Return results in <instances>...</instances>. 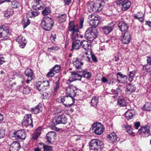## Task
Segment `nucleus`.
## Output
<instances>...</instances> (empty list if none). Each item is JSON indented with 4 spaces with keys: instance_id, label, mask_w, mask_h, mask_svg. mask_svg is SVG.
<instances>
[{
    "instance_id": "1",
    "label": "nucleus",
    "mask_w": 151,
    "mask_h": 151,
    "mask_svg": "<svg viewBox=\"0 0 151 151\" xmlns=\"http://www.w3.org/2000/svg\"><path fill=\"white\" fill-rule=\"evenodd\" d=\"M104 5V1L96 0L88 4V9L90 12L92 11L94 12L98 13L101 11Z\"/></svg>"
},
{
    "instance_id": "2",
    "label": "nucleus",
    "mask_w": 151,
    "mask_h": 151,
    "mask_svg": "<svg viewBox=\"0 0 151 151\" xmlns=\"http://www.w3.org/2000/svg\"><path fill=\"white\" fill-rule=\"evenodd\" d=\"M53 20L50 17H45L43 18L41 25L44 30L49 31L51 30L54 25Z\"/></svg>"
},
{
    "instance_id": "3",
    "label": "nucleus",
    "mask_w": 151,
    "mask_h": 151,
    "mask_svg": "<svg viewBox=\"0 0 151 151\" xmlns=\"http://www.w3.org/2000/svg\"><path fill=\"white\" fill-rule=\"evenodd\" d=\"M98 35L97 30L95 27H90L86 31L85 37L90 41H92L96 38Z\"/></svg>"
},
{
    "instance_id": "4",
    "label": "nucleus",
    "mask_w": 151,
    "mask_h": 151,
    "mask_svg": "<svg viewBox=\"0 0 151 151\" xmlns=\"http://www.w3.org/2000/svg\"><path fill=\"white\" fill-rule=\"evenodd\" d=\"M83 22L84 19L82 18L80 20L79 24H76V25H74V22L73 21L70 22L69 23L68 29L70 32H72V35H73L75 32H78L79 29L82 28Z\"/></svg>"
},
{
    "instance_id": "5",
    "label": "nucleus",
    "mask_w": 151,
    "mask_h": 151,
    "mask_svg": "<svg viewBox=\"0 0 151 151\" xmlns=\"http://www.w3.org/2000/svg\"><path fill=\"white\" fill-rule=\"evenodd\" d=\"M89 145L90 149L95 151L101 150L104 147L103 142L99 139H91L89 143Z\"/></svg>"
},
{
    "instance_id": "6",
    "label": "nucleus",
    "mask_w": 151,
    "mask_h": 151,
    "mask_svg": "<svg viewBox=\"0 0 151 151\" xmlns=\"http://www.w3.org/2000/svg\"><path fill=\"white\" fill-rule=\"evenodd\" d=\"M59 100H60L61 102L63 104L64 106L68 107L72 106L75 101L73 97H68L67 96H61L60 97V99H57V101H58Z\"/></svg>"
},
{
    "instance_id": "7",
    "label": "nucleus",
    "mask_w": 151,
    "mask_h": 151,
    "mask_svg": "<svg viewBox=\"0 0 151 151\" xmlns=\"http://www.w3.org/2000/svg\"><path fill=\"white\" fill-rule=\"evenodd\" d=\"M92 129L94 130V132L96 134L100 135L103 133L104 130V128L101 124L97 122L93 124Z\"/></svg>"
},
{
    "instance_id": "8",
    "label": "nucleus",
    "mask_w": 151,
    "mask_h": 151,
    "mask_svg": "<svg viewBox=\"0 0 151 151\" xmlns=\"http://www.w3.org/2000/svg\"><path fill=\"white\" fill-rule=\"evenodd\" d=\"M116 4L117 5H121L122 10L125 11L130 8L131 3L128 0H117Z\"/></svg>"
},
{
    "instance_id": "9",
    "label": "nucleus",
    "mask_w": 151,
    "mask_h": 151,
    "mask_svg": "<svg viewBox=\"0 0 151 151\" xmlns=\"http://www.w3.org/2000/svg\"><path fill=\"white\" fill-rule=\"evenodd\" d=\"M77 89L73 85L69 86L66 88V93L69 96L73 97L75 96L77 93Z\"/></svg>"
},
{
    "instance_id": "10",
    "label": "nucleus",
    "mask_w": 151,
    "mask_h": 151,
    "mask_svg": "<svg viewBox=\"0 0 151 151\" xmlns=\"http://www.w3.org/2000/svg\"><path fill=\"white\" fill-rule=\"evenodd\" d=\"M14 137L17 140L24 139L26 137L25 131L24 129L18 130L13 133Z\"/></svg>"
},
{
    "instance_id": "11",
    "label": "nucleus",
    "mask_w": 151,
    "mask_h": 151,
    "mask_svg": "<svg viewBox=\"0 0 151 151\" xmlns=\"http://www.w3.org/2000/svg\"><path fill=\"white\" fill-rule=\"evenodd\" d=\"M9 28L8 26L1 25L0 26V38L6 37L9 34Z\"/></svg>"
},
{
    "instance_id": "12",
    "label": "nucleus",
    "mask_w": 151,
    "mask_h": 151,
    "mask_svg": "<svg viewBox=\"0 0 151 151\" xmlns=\"http://www.w3.org/2000/svg\"><path fill=\"white\" fill-rule=\"evenodd\" d=\"M121 41L122 43L127 44L129 43L131 40V36L129 32L126 31L122 33Z\"/></svg>"
},
{
    "instance_id": "13",
    "label": "nucleus",
    "mask_w": 151,
    "mask_h": 151,
    "mask_svg": "<svg viewBox=\"0 0 151 151\" xmlns=\"http://www.w3.org/2000/svg\"><path fill=\"white\" fill-rule=\"evenodd\" d=\"M31 116V114H26L24 117L23 121L22 122V124L26 127L28 125L33 126L32 120Z\"/></svg>"
},
{
    "instance_id": "14",
    "label": "nucleus",
    "mask_w": 151,
    "mask_h": 151,
    "mask_svg": "<svg viewBox=\"0 0 151 151\" xmlns=\"http://www.w3.org/2000/svg\"><path fill=\"white\" fill-rule=\"evenodd\" d=\"M140 134H142L145 137H148L150 134L149 127L147 126L141 128L138 131Z\"/></svg>"
},
{
    "instance_id": "15",
    "label": "nucleus",
    "mask_w": 151,
    "mask_h": 151,
    "mask_svg": "<svg viewBox=\"0 0 151 151\" xmlns=\"http://www.w3.org/2000/svg\"><path fill=\"white\" fill-rule=\"evenodd\" d=\"M89 18L91 19V24L95 27L98 26L100 21L98 17L95 15L91 14L89 16Z\"/></svg>"
},
{
    "instance_id": "16",
    "label": "nucleus",
    "mask_w": 151,
    "mask_h": 151,
    "mask_svg": "<svg viewBox=\"0 0 151 151\" xmlns=\"http://www.w3.org/2000/svg\"><path fill=\"white\" fill-rule=\"evenodd\" d=\"M25 75L27 77L26 81L27 83H28L30 81L33 79L34 75L33 71L29 68L27 69L24 71Z\"/></svg>"
},
{
    "instance_id": "17",
    "label": "nucleus",
    "mask_w": 151,
    "mask_h": 151,
    "mask_svg": "<svg viewBox=\"0 0 151 151\" xmlns=\"http://www.w3.org/2000/svg\"><path fill=\"white\" fill-rule=\"evenodd\" d=\"M16 41L19 44L20 47L22 48H24L27 42L25 37L22 35L18 37Z\"/></svg>"
},
{
    "instance_id": "18",
    "label": "nucleus",
    "mask_w": 151,
    "mask_h": 151,
    "mask_svg": "<svg viewBox=\"0 0 151 151\" xmlns=\"http://www.w3.org/2000/svg\"><path fill=\"white\" fill-rule=\"evenodd\" d=\"M83 60H81L78 58H76L74 59L73 61V63L75 65L76 69H81L82 68L83 63Z\"/></svg>"
},
{
    "instance_id": "19",
    "label": "nucleus",
    "mask_w": 151,
    "mask_h": 151,
    "mask_svg": "<svg viewBox=\"0 0 151 151\" xmlns=\"http://www.w3.org/2000/svg\"><path fill=\"white\" fill-rule=\"evenodd\" d=\"M82 76L78 73L74 71L71 72V76L69 79V81L70 82L78 80L80 81L81 80Z\"/></svg>"
},
{
    "instance_id": "20",
    "label": "nucleus",
    "mask_w": 151,
    "mask_h": 151,
    "mask_svg": "<svg viewBox=\"0 0 151 151\" xmlns=\"http://www.w3.org/2000/svg\"><path fill=\"white\" fill-rule=\"evenodd\" d=\"M77 36H75L72 45V49H78L81 45V42L79 39H76Z\"/></svg>"
},
{
    "instance_id": "21",
    "label": "nucleus",
    "mask_w": 151,
    "mask_h": 151,
    "mask_svg": "<svg viewBox=\"0 0 151 151\" xmlns=\"http://www.w3.org/2000/svg\"><path fill=\"white\" fill-rule=\"evenodd\" d=\"M20 148L19 143L18 142L14 141L10 145V151H18Z\"/></svg>"
},
{
    "instance_id": "22",
    "label": "nucleus",
    "mask_w": 151,
    "mask_h": 151,
    "mask_svg": "<svg viewBox=\"0 0 151 151\" xmlns=\"http://www.w3.org/2000/svg\"><path fill=\"white\" fill-rule=\"evenodd\" d=\"M118 81L119 83H122L124 82L127 78V76L123 74L120 73H117Z\"/></svg>"
},
{
    "instance_id": "23",
    "label": "nucleus",
    "mask_w": 151,
    "mask_h": 151,
    "mask_svg": "<svg viewBox=\"0 0 151 151\" xmlns=\"http://www.w3.org/2000/svg\"><path fill=\"white\" fill-rule=\"evenodd\" d=\"M56 137L55 133L53 132H48L46 134V138L47 142L51 143L52 140Z\"/></svg>"
},
{
    "instance_id": "24",
    "label": "nucleus",
    "mask_w": 151,
    "mask_h": 151,
    "mask_svg": "<svg viewBox=\"0 0 151 151\" xmlns=\"http://www.w3.org/2000/svg\"><path fill=\"white\" fill-rule=\"evenodd\" d=\"M81 45L86 50H90L91 48V43L87 41L84 40L82 41Z\"/></svg>"
},
{
    "instance_id": "25",
    "label": "nucleus",
    "mask_w": 151,
    "mask_h": 151,
    "mask_svg": "<svg viewBox=\"0 0 151 151\" xmlns=\"http://www.w3.org/2000/svg\"><path fill=\"white\" fill-rule=\"evenodd\" d=\"M119 27L122 32H126L128 28V24L125 22H121L119 24Z\"/></svg>"
},
{
    "instance_id": "26",
    "label": "nucleus",
    "mask_w": 151,
    "mask_h": 151,
    "mask_svg": "<svg viewBox=\"0 0 151 151\" xmlns=\"http://www.w3.org/2000/svg\"><path fill=\"white\" fill-rule=\"evenodd\" d=\"M112 25L109 26L107 25L102 27V29L103 31L106 34H108L110 32L113 30L114 27Z\"/></svg>"
},
{
    "instance_id": "27",
    "label": "nucleus",
    "mask_w": 151,
    "mask_h": 151,
    "mask_svg": "<svg viewBox=\"0 0 151 151\" xmlns=\"http://www.w3.org/2000/svg\"><path fill=\"white\" fill-rule=\"evenodd\" d=\"M107 138L112 142H116L117 139V136L115 133L112 132L107 136Z\"/></svg>"
},
{
    "instance_id": "28",
    "label": "nucleus",
    "mask_w": 151,
    "mask_h": 151,
    "mask_svg": "<svg viewBox=\"0 0 151 151\" xmlns=\"http://www.w3.org/2000/svg\"><path fill=\"white\" fill-rule=\"evenodd\" d=\"M134 111L133 110H128L125 113L126 119L129 120L132 119L133 117Z\"/></svg>"
},
{
    "instance_id": "29",
    "label": "nucleus",
    "mask_w": 151,
    "mask_h": 151,
    "mask_svg": "<svg viewBox=\"0 0 151 151\" xmlns=\"http://www.w3.org/2000/svg\"><path fill=\"white\" fill-rule=\"evenodd\" d=\"M24 28H26L30 24L29 19L27 17H24L22 22Z\"/></svg>"
},
{
    "instance_id": "30",
    "label": "nucleus",
    "mask_w": 151,
    "mask_h": 151,
    "mask_svg": "<svg viewBox=\"0 0 151 151\" xmlns=\"http://www.w3.org/2000/svg\"><path fill=\"white\" fill-rule=\"evenodd\" d=\"M42 111L41 106L38 105L34 108H32L31 109L32 111L34 114H37Z\"/></svg>"
},
{
    "instance_id": "31",
    "label": "nucleus",
    "mask_w": 151,
    "mask_h": 151,
    "mask_svg": "<svg viewBox=\"0 0 151 151\" xmlns=\"http://www.w3.org/2000/svg\"><path fill=\"white\" fill-rule=\"evenodd\" d=\"M117 104L121 106H126L127 105L126 101L123 98H119L118 100Z\"/></svg>"
},
{
    "instance_id": "32",
    "label": "nucleus",
    "mask_w": 151,
    "mask_h": 151,
    "mask_svg": "<svg viewBox=\"0 0 151 151\" xmlns=\"http://www.w3.org/2000/svg\"><path fill=\"white\" fill-rule=\"evenodd\" d=\"M83 77L87 79H89L91 77V74L86 70L83 71L82 72Z\"/></svg>"
},
{
    "instance_id": "33",
    "label": "nucleus",
    "mask_w": 151,
    "mask_h": 151,
    "mask_svg": "<svg viewBox=\"0 0 151 151\" xmlns=\"http://www.w3.org/2000/svg\"><path fill=\"white\" fill-rule=\"evenodd\" d=\"M51 12L50 8L49 7H46L42 11V14L43 16L47 15L50 14Z\"/></svg>"
},
{
    "instance_id": "34",
    "label": "nucleus",
    "mask_w": 151,
    "mask_h": 151,
    "mask_svg": "<svg viewBox=\"0 0 151 151\" xmlns=\"http://www.w3.org/2000/svg\"><path fill=\"white\" fill-rule=\"evenodd\" d=\"M142 70L144 71V73L146 74L147 73L151 72V67L149 65L146 64L143 66Z\"/></svg>"
},
{
    "instance_id": "35",
    "label": "nucleus",
    "mask_w": 151,
    "mask_h": 151,
    "mask_svg": "<svg viewBox=\"0 0 151 151\" xmlns=\"http://www.w3.org/2000/svg\"><path fill=\"white\" fill-rule=\"evenodd\" d=\"M122 127L126 129V131L128 134L132 136L134 135V133L133 132L132 130V128L130 126L124 124L122 126Z\"/></svg>"
},
{
    "instance_id": "36",
    "label": "nucleus",
    "mask_w": 151,
    "mask_h": 151,
    "mask_svg": "<svg viewBox=\"0 0 151 151\" xmlns=\"http://www.w3.org/2000/svg\"><path fill=\"white\" fill-rule=\"evenodd\" d=\"M136 90L134 86L129 84L127 86V91L129 92V93H131L132 92Z\"/></svg>"
},
{
    "instance_id": "37",
    "label": "nucleus",
    "mask_w": 151,
    "mask_h": 151,
    "mask_svg": "<svg viewBox=\"0 0 151 151\" xmlns=\"http://www.w3.org/2000/svg\"><path fill=\"white\" fill-rule=\"evenodd\" d=\"M31 90L30 88L27 86H24L22 89H21L23 93L25 94H29Z\"/></svg>"
},
{
    "instance_id": "38",
    "label": "nucleus",
    "mask_w": 151,
    "mask_h": 151,
    "mask_svg": "<svg viewBox=\"0 0 151 151\" xmlns=\"http://www.w3.org/2000/svg\"><path fill=\"white\" fill-rule=\"evenodd\" d=\"M52 123L54 125L61 124L59 116H55L52 119Z\"/></svg>"
},
{
    "instance_id": "39",
    "label": "nucleus",
    "mask_w": 151,
    "mask_h": 151,
    "mask_svg": "<svg viewBox=\"0 0 151 151\" xmlns=\"http://www.w3.org/2000/svg\"><path fill=\"white\" fill-rule=\"evenodd\" d=\"M136 72L135 70L130 71L129 74V81H132L135 76Z\"/></svg>"
},
{
    "instance_id": "40",
    "label": "nucleus",
    "mask_w": 151,
    "mask_h": 151,
    "mask_svg": "<svg viewBox=\"0 0 151 151\" xmlns=\"http://www.w3.org/2000/svg\"><path fill=\"white\" fill-rule=\"evenodd\" d=\"M98 99L97 97H93L91 101V106H96L98 104Z\"/></svg>"
},
{
    "instance_id": "41",
    "label": "nucleus",
    "mask_w": 151,
    "mask_h": 151,
    "mask_svg": "<svg viewBox=\"0 0 151 151\" xmlns=\"http://www.w3.org/2000/svg\"><path fill=\"white\" fill-rule=\"evenodd\" d=\"M144 15L142 13H138L136 15L134 16V18L135 19H137L139 20L140 22H142L143 20Z\"/></svg>"
},
{
    "instance_id": "42",
    "label": "nucleus",
    "mask_w": 151,
    "mask_h": 151,
    "mask_svg": "<svg viewBox=\"0 0 151 151\" xmlns=\"http://www.w3.org/2000/svg\"><path fill=\"white\" fill-rule=\"evenodd\" d=\"M60 119V122L61 124H65L67 123V117L64 114H62L59 116Z\"/></svg>"
},
{
    "instance_id": "43",
    "label": "nucleus",
    "mask_w": 151,
    "mask_h": 151,
    "mask_svg": "<svg viewBox=\"0 0 151 151\" xmlns=\"http://www.w3.org/2000/svg\"><path fill=\"white\" fill-rule=\"evenodd\" d=\"M66 15L65 14L60 15L58 17V20L61 22H65L66 19Z\"/></svg>"
},
{
    "instance_id": "44",
    "label": "nucleus",
    "mask_w": 151,
    "mask_h": 151,
    "mask_svg": "<svg viewBox=\"0 0 151 151\" xmlns=\"http://www.w3.org/2000/svg\"><path fill=\"white\" fill-rule=\"evenodd\" d=\"M124 89V87L123 86L119 85L118 86L116 90L114 91V93L115 94H118L119 93H121Z\"/></svg>"
},
{
    "instance_id": "45",
    "label": "nucleus",
    "mask_w": 151,
    "mask_h": 151,
    "mask_svg": "<svg viewBox=\"0 0 151 151\" xmlns=\"http://www.w3.org/2000/svg\"><path fill=\"white\" fill-rule=\"evenodd\" d=\"M43 85L41 81L38 82L37 85V89L39 91H43L45 90L43 88Z\"/></svg>"
},
{
    "instance_id": "46",
    "label": "nucleus",
    "mask_w": 151,
    "mask_h": 151,
    "mask_svg": "<svg viewBox=\"0 0 151 151\" xmlns=\"http://www.w3.org/2000/svg\"><path fill=\"white\" fill-rule=\"evenodd\" d=\"M42 130V128L40 127H39L38 128H37L35 131V137H33V138L35 139H37L39 136H40V134L41 133V131Z\"/></svg>"
},
{
    "instance_id": "47",
    "label": "nucleus",
    "mask_w": 151,
    "mask_h": 151,
    "mask_svg": "<svg viewBox=\"0 0 151 151\" xmlns=\"http://www.w3.org/2000/svg\"><path fill=\"white\" fill-rule=\"evenodd\" d=\"M13 14V11L12 9H10L8 10L5 12L4 14V16L5 17L7 18L11 16Z\"/></svg>"
},
{
    "instance_id": "48",
    "label": "nucleus",
    "mask_w": 151,
    "mask_h": 151,
    "mask_svg": "<svg viewBox=\"0 0 151 151\" xmlns=\"http://www.w3.org/2000/svg\"><path fill=\"white\" fill-rule=\"evenodd\" d=\"M41 0H35L34 2V4L33 5V6L34 7H36L35 9H38L39 10L42 9V7L40 6L39 7H37L40 4V1H41Z\"/></svg>"
},
{
    "instance_id": "49",
    "label": "nucleus",
    "mask_w": 151,
    "mask_h": 151,
    "mask_svg": "<svg viewBox=\"0 0 151 151\" xmlns=\"http://www.w3.org/2000/svg\"><path fill=\"white\" fill-rule=\"evenodd\" d=\"M51 69L56 74L60 72V66L59 65H56Z\"/></svg>"
},
{
    "instance_id": "50",
    "label": "nucleus",
    "mask_w": 151,
    "mask_h": 151,
    "mask_svg": "<svg viewBox=\"0 0 151 151\" xmlns=\"http://www.w3.org/2000/svg\"><path fill=\"white\" fill-rule=\"evenodd\" d=\"M42 85L43 88L45 89V90L49 88L50 87V82L48 81H41Z\"/></svg>"
},
{
    "instance_id": "51",
    "label": "nucleus",
    "mask_w": 151,
    "mask_h": 151,
    "mask_svg": "<svg viewBox=\"0 0 151 151\" xmlns=\"http://www.w3.org/2000/svg\"><path fill=\"white\" fill-rule=\"evenodd\" d=\"M39 11L37 12L36 11H34L29 13L28 14L30 15L29 17H35L37 16L39 14Z\"/></svg>"
},
{
    "instance_id": "52",
    "label": "nucleus",
    "mask_w": 151,
    "mask_h": 151,
    "mask_svg": "<svg viewBox=\"0 0 151 151\" xmlns=\"http://www.w3.org/2000/svg\"><path fill=\"white\" fill-rule=\"evenodd\" d=\"M20 4L18 2L16 1H14L12 2L11 6L14 8H16L19 7L20 6Z\"/></svg>"
},
{
    "instance_id": "53",
    "label": "nucleus",
    "mask_w": 151,
    "mask_h": 151,
    "mask_svg": "<svg viewBox=\"0 0 151 151\" xmlns=\"http://www.w3.org/2000/svg\"><path fill=\"white\" fill-rule=\"evenodd\" d=\"M55 74V73L51 68L50 69L49 71L46 74V76L47 77H52L54 76Z\"/></svg>"
},
{
    "instance_id": "54",
    "label": "nucleus",
    "mask_w": 151,
    "mask_h": 151,
    "mask_svg": "<svg viewBox=\"0 0 151 151\" xmlns=\"http://www.w3.org/2000/svg\"><path fill=\"white\" fill-rule=\"evenodd\" d=\"M143 108L144 109L145 108L146 110L149 111L151 109V106L149 102H148L145 104L144 106L143 107Z\"/></svg>"
},
{
    "instance_id": "55",
    "label": "nucleus",
    "mask_w": 151,
    "mask_h": 151,
    "mask_svg": "<svg viewBox=\"0 0 151 151\" xmlns=\"http://www.w3.org/2000/svg\"><path fill=\"white\" fill-rule=\"evenodd\" d=\"M5 132L4 130L0 129V139L3 138L5 135Z\"/></svg>"
},
{
    "instance_id": "56",
    "label": "nucleus",
    "mask_w": 151,
    "mask_h": 151,
    "mask_svg": "<svg viewBox=\"0 0 151 151\" xmlns=\"http://www.w3.org/2000/svg\"><path fill=\"white\" fill-rule=\"evenodd\" d=\"M43 148L44 151H51L52 150V147L48 145H44Z\"/></svg>"
},
{
    "instance_id": "57",
    "label": "nucleus",
    "mask_w": 151,
    "mask_h": 151,
    "mask_svg": "<svg viewBox=\"0 0 151 151\" xmlns=\"http://www.w3.org/2000/svg\"><path fill=\"white\" fill-rule=\"evenodd\" d=\"M42 95L44 99H48L50 96V94L47 92H44L42 93Z\"/></svg>"
},
{
    "instance_id": "58",
    "label": "nucleus",
    "mask_w": 151,
    "mask_h": 151,
    "mask_svg": "<svg viewBox=\"0 0 151 151\" xmlns=\"http://www.w3.org/2000/svg\"><path fill=\"white\" fill-rule=\"evenodd\" d=\"M5 62L4 58L2 55H0V66Z\"/></svg>"
},
{
    "instance_id": "59",
    "label": "nucleus",
    "mask_w": 151,
    "mask_h": 151,
    "mask_svg": "<svg viewBox=\"0 0 151 151\" xmlns=\"http://www.w3.org/2000/svg\"><path fill=\"white\" fill-rule=\"evenodd\" d=\"M59 79L58 81L56 83V86L54 87V90L55 92L57 91L58 89L59 88V83H58Z\"/></svg>"
},
{
    "instance_id": "60",
    "label": "nucleus",
    "mask_w": 151,
    "mask_h": 151,
    "mask_svg": "<svg viewBox=\"0 0 151 151\" xmlns=\"http://www.w3.org/2000/svg\"><path fill=\"white\" fill-rule=\"evenodd\" d=\"M55 38L56 35L55 34L51 35L50 37V40L52 41V42H53L54 41H55Z\"/></svg>"
},
{
    "instance_id": "61",
    "label": "nucleus",
    "mask_w": 151,
    "mask_h": 151,
    "mask_svg": "<svg viewBox=\"0 0 151 151\" xmlns=\"http://www.w3.org/2000/svg\"><path fill=\"white\" fill-rule=\"evenodd\" d=\"M140 123L139 122H136L134 124V127L135 129H138V127H139Z\"/></svg>"
},
{
    "instance_id": "62",
    "label": "nucleus",
    "mask_w": 151,
    "mask_h": 151,
    "mask_svg": "<svg viewBox=\"0 0 151 151\" xmlns=\"http://www.w3.org/2000/svg\"><path fill=\"white\" fill-rule=\"evenodd\" d=\"M91 56L92 59L93 61H94L95 63H96L97 62V60L95 55H91Z\"/></svg>"
},
{
    "instance_id": "63",
    "label": "nucleus",
    "mask_w": 151,
    "mask_h": 151,
    "mask_svg": "<svg viewBox=\"0 0 151 151\" xmlns=\"http://www.w3.org/2000/svg\"><path fill=\"white\" fill-rule=\"evenodd\" d=\"M115 81V79L114 78H111L110 80H109L108 82V83L109 84H113Z\"/></svg>"
},
{
    "instance_id": "64",
    "label": "nucleus",
    "mask_w": 151,
    "mask_h": 151,
    "mask_svg": "<svg viewBox=\"0 0 151 151\" xmlns=\"http://www.w3.org/2000/svg\"><path fill=\"white\" fill-rule=\"evenodd\" d=\"M147 61V63L149 65H151V56L148 57Z\"/></svg>"
}]
</instances>
